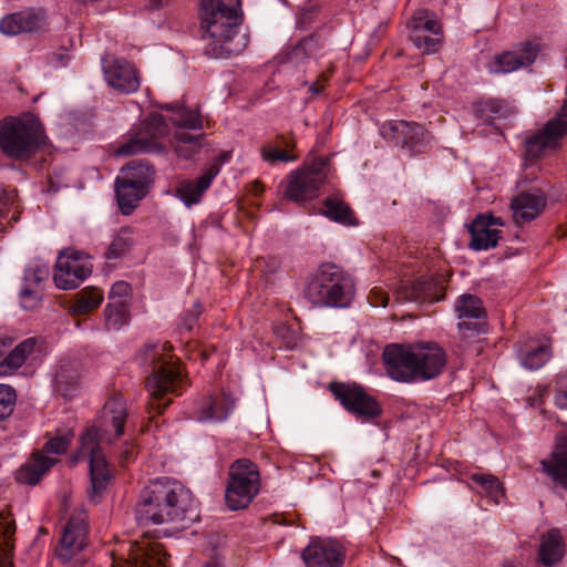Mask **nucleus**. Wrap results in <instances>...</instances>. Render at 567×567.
Listing matches in <instances>:
<instances>
[{
  "label": "nucleus",
  "mask_w": 567,
  "mask_h": 567,
  "mask_svg": "<svg viewBox=\"0 0 567 567\" xmlns=\"http://www.w3.org/2000/svg\"><path fill=\"white\" fill-rule=\"evenodd\" d=\"M44 140V128L34 115L9 116L0 122V148L9 158L28 159Z\"/></svg>",
  "instance_id": "obj_7"
},
{
  "label": "nucleus",
  "mask_w": 567,
  "mask_h": 567,
  "mask_svg": "<svg viewBox=\"0 0 567 567\" xmlns=\"http://www.w3.org/2000/svg\"><path fill=\"white\" fill-rule=\"evenodd\" d=\"M176 155L183 159H192L203 146V135H193L185 132L177 133L173 142Z\"/></svg>",
  "instance_id": "obj_35"
},
{
  "label": "nucleus",
  "mask_w": 567,
  "mask_h": 567,
  "mask_svg": "<svg viewBox=\"0 0 567 567\" xmlns=\"http://www.w3.org/2000/svg\"><path fill=\"white\" fill-rule=\"evenodd\" d=\"M382 133L414 153H422L432 141L431 134L415 122L392 121L383 126Z\"/></svg>",
  "instance_id": "obj_17"
},
{
  "label": "nucleus",
  "mask_w": 567,
  "mask_h": 567,
  "mask_svg": "<svg viewBox=\"0 0 567 567\" xmlns=\"http://www.w3.org/2000/svg\"><path fill=\"white\" fill-rule=\"evenodd\" d=\"M546 205V198L540 194L522 193L516 196L511 207L516 224H523L536 218Z\"/></svg>",
  "instance_id": "obj_27"
},
{
  "label": "nucleus",
  "mask_w": 567,
  "mask_h": 567,
  "mask_svg": "<svg viewBox=\"0 0 567 567\" xmlns=\"http://www.w3.org/2000/svg\"><path fill=\"white\" fill-rule=\"evenodd\" d=\"M104 79L109 86L124 94L140 89L141 81L137 70L124 59L106 56L102 60Z\"/></svg>",
  "instance_id": "obj_15"
},
{
  "label": "nucleus",
  "mask_w": 567,
  "mask_h": 567,
  "mask_svg": "<svg viewBox=\"0 0 567 567\" xmlns=\"http://www.w3.org/2000/svg\"><path fill=\"white\" fill-rule=\"evenodd\" d=\"M167 0H147V7L150 9H158L163 7Z\"/></svg>",
  "instance_id": "obj_59"
},
{
  "label": "nucleus",
  "mask_w": 567,
  "mask_h": 567,
  "mask_svg": "<svg viewBox=\"0 0 567 567\" xmlns=\"http://www.w3.org/2000/svg\"><path fill=\"white\" fill-rule=\"evenodd\" d=\"M443 276H422L412 282H403L395 291L401 301L435 302L444 297Z\"/></svg>",
  "instance_id": "obj_16"
},
{
  "label": "nucleus",
  "mask_w": 567,
  "mask_h": 567,
  "mask_svg": "<svg viewBox=\"0 0 567 567\" xmlns=\"http://www.w3.org/2000/svg\"><path fill=\"white\" fill-rule=\"evenodd\" d=\"M368 300L373 307H385L389 301V295L382 287H374L371 289Z\"/></svg>",
  "instance_id": "obj_51"
},
{
  "label": "nucleus",
  "mask_w": 567,
  "mask_h": 567,
  "mask_svg": "<svg viewBox=\"0 0 567 567\" xmlns=\"http://www.w3.org/2000/svg\"><path fill=\"white\" fill-rule=\"evenodd\" d=\"M565 540L558 529H550L540 537L538 561L546 567L556 566L564 557Z\"/></svg>",
  "instance_id": "obj_28"
},
{
  "label": "nucleus",
  "mask_w": 567,
  "mask_h": 567,
  "mask_svg": "<svg viewBox=\"0 0 567 567\" xmlns=\"http://www.w3.org/2000/svg\"><path fill=\"white\" fill-rule=\"evenodd\" d=\"M409 29L411 41H419L421 39V32L442 34L440 21L434 13L427 10H417L409 23Z\"/></svg>",
  "instance_id": "obj_31"
},
{
  "label": "nucleus",
  "mask_w": 567,
  "mask_h": 567,
  "mask_svg": "<svg viewBox=\"0 0 567 567\" xmlns=\"http://www.w3.org/2000/svg\"><path fill=\"white\" fill-rule=\"evenodd\" d=\"M16 532L11 522L0 523V557L8 558L13 549L12 536Z\"/></svg>",
  "instance_id": "obj_44"
},
{
  "label": "nucleus",
  "mask_w": 567,
  "mask_h": 567,
  "mask_svg": "<svg viewBox=\"0 0 567 567\" xmlns=\"http://www.w3.org/2000/svg\"><path fill=\"white\" fill-rule=\"evenodd\" d=\"M537 48L524 43L512 51L496 55L487 65L489 73H511L520 68L530 65L537 56Z\"/></svg>",
  "instance_id": "obj_22"
},
{
  "label": "nucleus",
  "mask_w": 567,
  "mask_h": 567,
  "mask_svg": "<svg viewBox=\"0 0 567 567\" xmlns=\"http://www.w3.org/2000/svg\"><path fill=\"white\" fill-rule=\"evenodd\" d=\"M421 39L419 41H412L413 44L421 50L423 53L431 54L439 50L442 43V34L434 33H420Z\"/></svg>",
  "instance_id": "obj_47"
},
{
  "label": "nucleus",
  "mask_w": 567,
  "mask_h": 567,
  "mask_svg": "<svg viewBox=\"0 0 567 567\" xmlns=\"http://www.w3.org/2000/svg\"><path fill=\"white\" fill-rule=\"evenodd\" d=\"M327 177L328 165L324 159L297 168L287 175L285 196L296 203L311 200L319 195Z\"/></svg>",
  "instance_id": "obj_10"
},
{
  "label": "nucleus",
  "mask_w": 567,
  "mask_h": 567,
  "mask_svg": "<svg viewBox=\"0 0 567 567\" xmlns=\"http://www.w3.org/2000/svg\"><path fill=\"white\" fill-rule=\"evenodd\" d=\"M13 340L9 337H0V361L4 358L6 350L12 346Z\"/></svg>",
  "instance_id": "obj_58"
},
{
  "label": "nucleus",
  "mask_w": 567,
  "mask_h": 567,
  "mask_svg": "<svg viewBox=\"0 0 567 567\" xmlns=\"http://www.w3.org/2000/svg\"><path fill=\"white\" fill-rule=\"evenodd\" d=\"M16 402V391L12 386L0 384V417H8L12 411Z\"/></svg>",
  "instance_id": "obj_45"
},
{
  "label": "nucleus",
  "mask_w": 567,
  "mask_h": 567,
  "mask_svg": "<svg viewBox=\"0 0 567 567\" xmlns=\"http://www.w3.org/2000/svg\"><path fill=\"white\" fill-rule=\"evenodd\" d=\"M260 489V473L255 463L247 458L235 461L229 468L225 499L233 509L247 507Z\"/></svg>",
  "instance_id": "obj_8"
},
{
  "label": "nucleus",
  "mask_w": 567,
  "mask_h": 567,
  "mask_svg": "<svg viewBox=\"0 0 567 567\" xmlns=\"http://www.w3.org/2000/svg\"><path fill=\"white\" fill-rule=\"evenodd\" d=\"M305 297L318 308H347L354 297V282L341 267L324 262L308 281Z\"/></svg>",
  "instance_id": "obj_6"
},
{
  "label": "nucleus",
  "mask_w": 567,
  "mask_h": 567,
  "mask_svg": "<svg viewBox=\"0 0 567 567\" xmlns=\"http://www.w3.org/2000/svg\"><path fill=\"white\" fill-rule=\"evenodd\" d=\"M504 221L493 215H478L470 227V248L476 251L494 248L501 238Z\"/></svg>",
  "instance_id": "obj_18"
},
{
  "label": "nucleus",
  "mask_w": 567,
  "mask_h": 567,
  "mask_svg": "<svg viewBox=\"0 0 567 567\" xmlns=\"http://www.w3.org/2000/svg\"><path fill=\"white\" fill-rule=\"evenodd\" d=\"M276 146L280 147L282 151H290L291 153H295L296 148V141L292 135L286 136V135H278L277 136V144Z\"/></svg>",
  "instance_id": "obj_53"
},
{
  "label": "nucleus",
  "mask_w": 567,
  "mask_h": 567,
  "mask_svg": "<svg viewBox=\"0 0 567 567\" xmlns=\"http://www.w3.org/2000/svg\"><path fill=\"white\" fill-rule=\"evenodd\" d=\"M148 189L124 181L117 176L115 179V195L121 212L130 215L138 203L146 196Z\"/></svg>",
  "instance_id": "obj_30"
},
{
  "label": "nucleus",
  "mask_w": 567,
  "mask_h": 567,
  "mask_svg": "<svg viewBox=\"0 0 567 567\" xmlns=\"http://www.w3.org/2000/svg\"><path fill=\"white\" fill-rule=\"evenodd\" d=\"M219 164H212L197 179L181 181L174 188V195L187 208L199 204L203 195L210 187L214 178L219 174Z\"/></svg>",
  "instance_id": "obj_21"
},
{
  "label": "nucleus",
  "mask_w": 567,
  "mask_h": 567,
  "mask_svg": "<svg viewBox=\"0 0 567 567\" xmlns=\"http://www.w3.org/2000/svg\"><path fill=\"white\" fill-rule=\"evenodd\" d=\"M3 421V419L0 417V423Z\"/></svg>",
  "instance_id": "obj_63"
},
{
  "label": "nucleus",
  "mask_w": 567,
  "mask_h": 567,
  "mask_svg": "<svg viewBox=\"0 0 567 567\" xmlns=\"http://www.w3.org/2000/svg\"><path fill=\"white\" fill-rule=\"evenodd\" d=\"M69 55L65 51L54 52L48 60L49 64L53 68L66 65Z\"/></svg>",
  "instance_id": "obj_55"
},
{
  "label": "nucleus",
  "mask_w": 567,
  "mask_h": 567,
  "mask_svg": "<svg viewBox=\"0 0 567 567\" xmlns=\"http://www.w3.org/2000/svg\"><path fill=\"white\" fill-rule=\"evenodd\" d=\"M472 484L480 487V493L498 503L504 496L503 487L498 478L492 474L474 473L470 476Z\"/></svg>",
  "instance_id": "obj_38"
},
{
  "label": "nucleus",
  "mask_w": 567,
  "mask_h": 567,
  "mask_svg": "<svg viewBox=\"0 0 567 567\" xmlns=\"http://www.w3.org/2000/svg\"><path fill=\"white\" fill-rule=\"evenodd\" d=\"M322 214L333 221L343 225H355V218L351 208L338 197H328L323 202Z\"/></svg>",
  "instance_id": "obj_34"
},
{
  "label": "nucleus",
  "mask_w": 567,
  "mask_h": 567,
  "mask_svg": "<svg viewBox=\"0 0 567 567\" xmlns=\"http://www.w3.org/2000/svg\"><path fill=\"white\" fill-rule=\"evenodd\" d=\"M86 512L76 509L63 528L56 556L63 563H70L86 545L87 525Z\"/></svg>",
  "instance_id": "obj_13"
},
{
  "label": "nucleus",
  "mask_w": 567,
  "mask_h": 567,
  "mask_svg": "<svg viewBox=\"0 0 567 567\" xmlns=\"http://www.w3.org/2000/svg\"><path fill=\"white\" fill-rule=\"evenodd\" d=\"M454 308L460 320L457 327L461 331H480V323L472 322V320L484 319L486 315L480 298L473 295H462L455 301Z\"/></svg>",
  "instance_id": "obj_25"
},
{
  "label": "nucleus",
  "mask_w": 567,
  "mask_h": 567,
  "mask_svg": "<svg viewBox=\"0 0 567 567\" xmlns=\"http://www.w3.org/2000/svg\"><path fill=\"white\" fill-rule=\"evenodd\" d=\"M74 434L71 430L59 431L44 445L43 451L34 452L17 472V481L28 485H35L42 476L56 464L58 455L64 454Z\"/></svg>",
  "instance_id": "obj_9"
},
{
  "label": "nucleus",
  "mask_w": 567,
  "mask_h": 567,
  "mask_svg": "<svg viewBox=\"0 0 567 567\" xmlns=\"http://www.w3.org/2000/svg\"><path fill=\"white\" fill-rule=\"evenodd\" d=\"M204 567H219L216 563H209L205 565Z\"/></svg>",
  "instance_id": "obj_61"
},
{
  "label": "nucleus",
  "mask_w": 567,
  "mask_h": 567,
  "mask_svg": "<svg viewBox=\"0 0 567 567\" xmlns=\"http://www.w3.org/2000/svg\"><path fill=\"white\" fill-rule=\"evenodd\" d=\"M388 375L398 382L429 381L440 375L446 364V353L432 341L408 344L391 343L383 350Z\"/></svg>",
  "instance_id": "obj_3"
},
{
  "label": "nucleus",
  "mask_w": 567,
  "mask_h": 567,
  "mask_svg": "<svg viewBox=\"0 0 567 567\" xmlns=\"http://www.w3.org/2000/svg\"><path fill=\"white\" fill-rule=\"evenodd\" d=\"M0 567H12V563H11V561H9V560H7V559H6V560H2V561L0 563Z\"/></svg>",
  "instance_id": "obj_60"
},
{
  "label": "nucleus",
  "mask_w": 567,
  "mask_h": 567,
  "mask_svg": "<svg viewBox=\"0 0 567 567\" xmlns=\"http://www.w3.org/2000/svg\"><path fill=\"white\" fill-rule=\"evenodd\" d=\"M200 7L206 53L224 58L241 52L247 39L238 33L240 0H203Z\"/></svg>",
  "instance_id": "obj_4"
},
{
  "label": "nucleus",
  "mask_w": 567,
  "mask_h": 567,
  "mask_svg": "<svg viewBox=\"0 0 567 567\" xmlns=\"http://www.w3.org/2000/svg\"><path fill=\"white\" fill-rule=\"evenodd\" d=\"M331 392L341 405L362 420H371L380 415L381 409L374 398L357 384L333 383Z\"/></svg>",
  "instance_id": "obj_12"
},
{
  "label": "nucleus",
  "mask_w": 567,
  "mask_h": 567,
  "mask_svg": "<svg viewBox=\"0 0 567 567\" xmlns=\"http://www.w3.org/2000/svg\"><path fill=\"white\" fill-rule=\"evenodd\" d=\"M152 144L142 138H134L122 144L117 150L116 154L120 156H128L143 152H151Z\"/></svg>",
  "instance_id": "obj_48"
},
{
  "label": "nucleus",
  "mask_w": 567,
  "mask_h": 567,
  "mask_svg": "<svg viewBox=\"0 0 567 567\" xmlns=\"http://www.w3.org/2000/svg\"><path fill=\"white\" fill-rule=\"evenodd\" d=\"M326 66V71H322L320 73V75L318 76L317 81L315 82H311L308 84V87H309V92L312 94V95H318L320 94L322 91H323V87H324V83L328 82L329 78H330V74L333 72V65H332V62L329 61L327 63Z\"/></svg>",
  "instance_id": "obj_50"
},
{
  "label": "nucleus",
  "mask_w": 567,
  "mask_h": 567,
  "mask_svg": "<svg viewBox=\"0 0 567 567\" xmlns=\"http://www.w3.org/2000/svg\"><path fill=\"white\" fill-rule=\"evenodd\" d=\"M327 54L324 43L316 35L303 39L292 51L296 60L307 59L318 62Z\"/></svg>",
  "instance_id": "obj_36"
},
{
  "label": "nucleus",
  "mask_w": 567,
  "mask_h": 567,
  "mask_svg": "<svg viewBox=\"0 0 567 567\" xmlns=\"http://www.w3.org/2000/svg\"><path fill=\"white\" fill-rule=\"evenodd\" d=\"M503 567H516L513 563H505Z\"/></svg>",
  "instance_id": "obj_62"
},
{
  "label": "nucleus",
  "mask_w": 567,
  "mask_h": 567,
  "mask_svg": "<svg viewBox=\"0 0 567 567\" xmlns=\"http://www.w3.org/2000/svg\"><path fill=\"white\" fill-rule=\"evenodd\" d=\"M196 501L182 483L159 477L151 481L140 494L136 518L141 524L167 525L165 535L187 528L198 518Z\"/></svg>",
  "instance_id": "obj_1"
},
{
  "label": "nucleus",
  "mask_w": 567,
  "mask_h": 567,
  "mask_svg": "<svg viewBox=\"0 0 567 567\" xmlns=\"http://www.w3.org/2000/svg\"><path fill=\"white\" fill-rule=\"evenodd\" d=\"M111 567H171L162 544L142 539L130 547L127 559L113 558Z\"/></svg>",
  "instance_id": "obj_14"
},
{
  "label": "nucleus",
  "mask_w": 567,
  "mask_h": 567,
  "mask_svg": "<svg viewBox=\"0 0 567 567\" xmlns=\"http://www.w3.org/2000/svg\"><path fill=\"white\" fill-rule=\"evenodd\" d=\"M131 287L125 281L115 282L110 290L109 298L112 301L123 300L125 297L130 295Z\"/></svg>",
  "instance_id": "obj_52"
},
{
  "label": "nucleus",
  "mask_w": 567,
  "mask_h": 567,
  "mask_svg": "<svg viewBox=\"0 0 567 567\" xmlns=\"http://www.w3.org/2000/svg\"><path fill=\"white\" fill-rule=\"evenodd\" d=\"M550 358V350L546 344H537L528 347L525 350L520 349L518 360L520 364L529 370H537L542 368Z\"/></svg>",
  "instance_id": "obj_37"
},
{
  "label": "nucleus",
  "mask_w": 567,
  "mask_h": 567,
  "mask_svg": "<svg viewBox=\"0 0 567 567\" xmlns=\"http://www.w3.org/2000/svg\"><path fill=\"white\" fill-rule=\"evenodd\" d=\"M38 352H40V344L37 338H27L21 341L0 361V375L13 374Z\"/></svg>",
  "instance_id": "obj_26"
},
{
  "label": "nucleus",
  "mask_w": 567,
  "mask_h": 567,
  "mask_svg": "<svg viewBox=\"0 0 567 567\" xmlns=\"http://www.w3.org/2000/svg\"><path fill=\"white\" fill-rule=\"evenodd\" d=\"M150 123L158 126V132L155 135H162L165 132L164 117L162 115H152L150 117Z\"/></svg>",
  "instance_id": "obj_57"
},
{
  "label": "nucleus",
  "mask_w": 567,
  "mask_h": 567,
  "mask_svg": "<svg viewBox=\"0 0 567 567\" xmlns=\"http://www.w3.org/2000/svg\"><path fill=\"white\" fill-rule=\"evenodd\" d=\"M102 290L95 287H87L79 291L74 302L70 307L73 316H84L95 310L103 301Z\"/></svg>",
  "instance_id": "obj_33"
},
{
  "label": "nucleus",
  "mask_w": 567,
  "mask_h": 567,
  "mask_svg": "<svg viewBox=\"0 0 567 567\" xmlns=\"http://www.w3.org/2000/svg\"><path fill=\"white\" fill-rule=\"evenodd\" d=\"M169 121L174 125L187 130H202L204 127V120L197 107L178 106L174 110Z\"/></svg>",
  "instance_id": "obj_39"
},
{
  "label": "nucleus",
  "mask_w": 567,
  "mask_h": 567,
  "mask_svg": "<svg viewBox=\"0 0 567 567\" xmlns=\"http://www.w3.org/2000/svg\"><path fill=\"white\" fill-rule=\"evenodd\" d=\"M135 453V446L133 444L126 443L121 452V462L123 464L128 463L133 458Z\"/></svg>",
  "instance_id": "obj_56"
},
{
  "label": "nucleus",
  "mask_w": 567,
  "mask_h": 567,
  "mask_svg": "<svg viewBox=\"0 0 567 567\" xmlns=\"http://www.w3.org/2000/svg\"><path fill=\"white\" fill-rule=\"evenodd\" d=\"M49 275L50 268L47 262L33 260L24 270L23 284L41 288V284L49 278Z\"/></svg>",
  "instance_id": "obj_41"
},
{
  "label": "nucleus",
  "mask_w": 567,
  "mask_h": 567,
  "mask_svg": "<svg viewBox=\"0 0 567 567\" xmlns=\"http://www.w3.org/2000/svg\"><path fill=\"white\" fill-rule=\"evenodd\" d=\"M125 420V400L121 395H114L105 402L99 425L89 427L81 435L80 447L74 455V461L87 460L90 463L91 488L89 495L93 502L99 501L112 477V471L101 445L111 442L109 434L112 430L114 437L123 434Z\"/></svg>",
  "instance_id": "obj_2"
},
{
  "label": "nucleus",
  "mask_w": 567,
  "mask_h": 567,
  "mask_svg": "<svg viewBox=\"0 0 567 567\" xmlns=\"http://www.w3.org/2000/svg\"><path fill=\"white\" fill-rule=\"evenodd\" d=\"M260 157L264 162L269 165H275L278 162L292 163L296 162L299 156L290 151H282L280 147L272 144H265L259 150Z\"/></svg>",
  "instance_id": "obj_42"
},
{
  "label": "nucleus",
  "mask_w": 567,
  "mask_h": 567,
  "mask_svg": "<svg viewBox=\"0 0 567 567\" xmlns=\"http://www.w3.org/2000/svg\"><path fill=\"white\" fill-rule=\"evenodd\" d=\"M42 299V289L32 287L30 285L23 284L20 291V302L21 306L29 310L33 309L38 306L40 300Z\"/></svg>",
  "instance_id": "obj_46"
},
{
  "label": "nucleus",
  "mask_w": 567,
  "mask_h": 567,
  "mask_svg": "<svg viewBox=\"0 0 567 567\" xmlns=\"http://www.w3.org/2000/svg\"><path fill=\"white\" fill-rule=\"evenodd\" d=\"M90 257L74 249L63 250L56 260L53 280L59 289L76 288L92 272Z\"/></svg>",
  "instance_id": "obj_11"
},
{
  "label": "nucleus",
  "mask_w": 567,
  "mask_h": 567,
  "mask_svg": "<svg viewBox=\"0 0 567 567\" xmlns=\"http://www.w3.org/2000/svg\"><path fill=\"white\" fill-rule=\"evenodd\" d=\"M172 349L168 342L146 343L137 354L141 364L153 368L146 389L152 398L151 409L157 413L171 403L164 396L169 393L178 395L184 383L179 362L171 354Z\"/></svg>",
  "instance_id": "obj_5"
},
{
  "label": "nucleus",
  "mask_w": 567,
  "mask_h": 567,
  "mask_svg": "<svg viewBox=\"0 0 567 567\" xmlns=\"http://www.w3.org/2000/svg\"><path fill=\"white\" fill-rule=\"evenodd\" d=\"M53 388L65 399L74 398L80 390V363L75 360L61 361L54 373Z\"/></svg>",
  "instance_id": "obj_24"
},
{
  "label": "nucleus",
  "mask_w": 567,
  "mask_h": 567,
  "mask_svg": "<svg viewBox=\"0 0 567 567\" xmlns=\"http://www.w3.org/2000/svg\"><path fill=\"white\" fill-rule=\"evenodd\" d=\"M542 465L556 483L567 489V436H559L557 439L551 458L543 461Z\"/></svg>",
  "instance_id": "obj_29"
},
{
  "label": "nucleus",
  "mask_w": 567,
  "mask_h": 567,
  "mask_svg": "<svg viewBox=\"0 0 567 567\" xmlns=\"http://www.w3.org/2000/svg\"><path fill=\"white\" fill-rule=\"evenodd\" d=\"M134 237L133 230L128 227H124L120 229L116 235L113 237L106 252L105 257L110 260L118 259L124 256L133 246Z\"/></svg>",
  "instance_id": "obj_40"
},
{
  "label": "nucleus",
  "mask_w": 567,
  "mask_h": 567,
  "mask_svg": "<svg viewBox=\"0 0 567 567\" xmlns=\"http://www.w3.org/2000/svg\"><path fill=\"white\" fill-rule=\"evenodd\" d=\"M307 567H339L343 561L342 546L330 539H312L302 551Z\"/></svg>",
  "instance_id": "obj_19"
},
{
  "label": "nucleus",
  "mask_w": 567,
  "mask_h": 567,
  "mask_svg": "<svg viewBox=\"0 0 567 567\" xmlns=\"http://www.w3.org/2000/svg\"><path fill=\"white\" fill-rule=\"evenodd\" d=\"M47 14L42 9H29L11 13L0 20V32L6 35L38 32L47 25Z\"/></svg>",
  "instance_id": "obj_20"
},
{
  "label": "nucleus",
  "mask_w": 567,
  "mask_h": 567,
  "mask_svg": "<svg viewBox=\"0 0 567 567\" xmlns=\"http://www.w3.org/2000/svg\"><path fill=\"white\" fill-rule=\"evenodd\" d=\"M105 326L107 329L117 330L126 323L124 300L111 301L105 310Z\"/></svg>",
  "instance_id": "obj_43"
},
{
  "label": "nucleus",
  "mask_w": 567,
  "mask_h": 567,
  "mask_svg": "<svg viewBox=\"0 0 567 567\" xmlns=\"http://www.w3.org/2000/svg\"><path fill=\"white\" fill-rule=\"evenodd\" d=\"M554 401L557 408L567 410V372L556 378Z\"/></svg>",
  "instance_id": "obj_49"
},
{
  "label": "nucleus",
  "mask_w": 567,
  "mask_h": 567,
  "mask_svg": "<svg viewBox=\"0 0 567 567\" xmlns=\"http://www.w3.org/2000/svg\"><path fill=\"white\" fill-rule=\"evenodd\" d=\"M235 408V400L226 393L203 399L194 411V419L199 422L219 423L228 419Z\"/></svg>",
  "instance_id": "obj_23"
},
{
  "label": "nucleus",
  "mask_w": 567,
  "mask_h": 567,
  "mask_svg": "<svg viewBox=\"0 0 567 567\" xmlns=\"http://www.w3.org/2000/svg\"><path fill=\"white\" fill-rule=\"evenodd\" d=\"M118 176L128 183H134L150 189V186L154 182V169L146 162L132 161L121 169Z\"/></svg>",
  "instance_id": "obj_32"
},
{
  "label": "nucleus",
  "mask_w": 567,
  "mask_h": 567,
  "mask_svg": "<svg viewBox=\"0 0 567 567\" xmlns=\"http://www.w3.org/2000/svg\"><path fill=\"white\" fill-rule=\"evenodd\" d=\"M200 312H202L200 306L199 305H195L194 309L185 315V317L183 319V324L185 326V328L187 330H192L193 329V327L196 323L197 318L199 317Z\"/></svg>",
  "instance_id": "obj_54"
}]
</instances>
